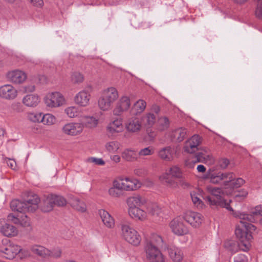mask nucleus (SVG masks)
<instances>
[{
	"instance_id": "f257e3e1",
	"label": "nucleus",
	"mask_w": 262,
	"mask_h": 262,
	"mask_svg": "<svg viewBox=\"0 0 262 262\" xmlns=\"http://www.w3.org/2000/svg\"><path fill=\"white\" fill-rule=\"evenodd\" d=\"M235 234L238 241L227 240L224 243V247L232 253H235L238 250L248 251L250 247V241L252 238V235L244 232L239 226L236 228Z\"/></svg>"
},
{
	"instance_id": "f03ea898",
	"label": "nucleus",
	"mask_w": 262,
	"mask_h": 262,
	"mask_svg": "<svg viewBox=\"0 0 262 262\" xmlns=\"http://www.w3.org/2000/svg\"><path fill=\"white\" fill-rule=\"evenodd\" d=\"M40 202V198L37 194L30 193L23 201L18 200L12 201L10 207L12 210L21 213L33 212L38 208Z\"/></svg>"
},
{
	"instance_id": "7ed1b4c3",
	"label": "nucleus",
	"mask_w": 262,
	"mask_h": 262,
	"mask_svg": "<svg viewBox=\"0 0 262 262\" xmlns=\"http://www.w3.org/2000/svg\"><path fill=\"white\" fill-rule=\"evenodd\" d=\"M207 189L210 195L206 196L204 199L210 205L219 206L225 208L229 211H233L230 206L231 201L227 202L223 198L224 193L221 188L208 186Z\"/></svg>"
},
{
	"instance_id": "20e7f679",
	"label": "nucleus",
	"mask_w": 262,
	"mask_h": 262,
	"mask_svg": "<svg viewBox=\"0 0 262 262\" xmlns=\"http://www.w3.org/2000/svg\"><path fill=\"white\" fill-rule=\"evenodd\" d=\"M118 92L115 88L110 87L104 90L98 100L99 107L104 111L111 110L113 104L118 99Z\"/></svg>"
},
{
	"instance_id": "39448f33",
	"label": "nucleus",
	"mask_w": 262,
	"mask_h": 262,
	"mask_svg": "<svg viewBox=\"0 0 262 262\" xmlns=\"http://www.w3.org/2000/svg\"><path fill=\"white\" fill-rule=\"evenodd\" d=\"M121 230L126 241L134 246H138L140 243L141 236L136 230L126 224H122Z\"/></svg>"
},
{
	"instance_id": "423d86ee",
	"label": "nucleus",
	"mask_w": 262,
	"mask_h": 262,
	"mask_svg": "<svg viewBox=\"0 0 262 262\" xmlns=\"http://www.w3.org/2000/svg\"><path fill=\"white\" fill-rule=\"evenodd\" d=\"M115 186L122 190L132 191L139 188L140 184L136 179L125 178L115 180Z\"/></svg>"
},
{
	"instance_id": "0eeeda50",
	"label": "nucleus",
	"mask_w": 262,
	"mask_h": 262,
	"mask_svg": "<svg viewBox=\"0 0 262 262\" xmlns=\"http://www.w3.org/2000/svg\"><path fill=\"white\" fill-rule=\"evenodd\" d=\"M145 250L146 257L150 262H164V257L156 245L146 244Z\"/></svg>"
},
{
	"instance_id": "6e6552de",
	"label": "nucleus",
	"mask_w": 262,
	"mask_h": 262,
	"mask_svg": "<svg viewBox=\"0 0 262 262\" xmlns=\"http://www.w3.org/2000/svg\"><path fill=\"white\" fill-rule=\"evenodd\" d=\"M201 142V137L198 135H194L185 142L183 150L187 153L193 154L199 150Z\"/></svg>"
},
{
	"instance_id": "1a4fd4ad",
	"label": "nucleus",
	"mask_w": 262,
	"mask_h": 262,
	"mask_svg": "<svg viewBox=\"0 0 262 262\" xmlns=\"http://www.w3.org/2000/svg\"><path fill=\"white\" fill-rule=\"evenodd\" d=\"M20 251V247L19 246L10 243L0 249L2 256L8 259L14 258Z\"/></svg>"
},
{
	"instance_id": "9d476101",
	"label": "nucleus",
	"mask_w": 262,
	"mask_h": 262,
	"mask_svg": "<svg viewBox=\"0 0 262 262\" xmlns=\"http://www.w3.org/2000/svg\"><path fill=\"white\" fill-rule=\"evenodd\" d=\"M183 219L192 227H199L203 221V216L200 213L188 211L183 215Z\"/></svg>"
},
{
	"instance_id": "9b49d317",
	"label": "nucleus",
	"mask_w": 262,
	"mask_h": 262,
	"mask_svg": "<svg viewBox=\"0 0 262 262\" xmlns=\"http://www.w3.org/2000/svg\"><path fill=\"white\" fill-rule=\"evenodd\" d=\"M64 98L59 92L48 94L45 99L46 105L51 107L59 106L63 104Z\"/></svg>"
},
{
	"instance_id": "f8f14e48",
	"label": "nucleus",
	"mask_w": 262,
	"mask_h": 262,
	"mask_svg": "<svg viewBox=\"0 0 262 262\" xmlns=\"http://www.w3.org/2000/svg\"><path fill=\"white\" fill-rule=\"evenodd\" d=\"M189 135L187 128L181 127L172 130L169 133V137L172 142L180 143L184 140Z\"/></svg>"
},
{
	"instance_id": "ddd939ff",
	"label": "nucleus",
	"mask_w": 262,
	"mask_h": 262,
	"mask_svg": "<svg viewBox=\"0 0 262 262\" xmlns=\"http://www.w3.org/2000/svg\"><path fill=\"white\" fill-rule=\"evenodd\" d=\"M130 105L129 98L127 96L121 97L113 110V114L115 116H120L124 112L128 110Z\"/></svg>"
},
{
	"instance_id": "4468645a",
	"label": "nucleus",
	"mask_w": 262,
	"mask_h": 262,
	"mask_svg": "<svg viewBox=\"0 0 262 262\" xmlns=\"http://www.w3.org/2000/svg\"><path fill=\"white\" fill-rule=\"evenodd\" d=\"M83 129V126L79 123H69L62 128V132L68 135L76 136L80 134Z\"/></svg>"
},
{
	"instance_id": "2eb2a0df",
	"label": "nucleus",
	"mask_w": 262,
	"mask_h": 262,
	"mask_svg": "<svg viewBox=\"0 0 262 262\" xmlns=\"http://www.w3.org/2000/svg\"><path fill=\"white\" fill-rule=\"evenodd\" d=\"M17 91L10 84H5L0 87V97L7 100L15 99Z\"/></svg>"
},
{
	"instance_id": "dca6fc26",
	"label": "nucleus",
	"mask_w": 262,
	"mask_h": 262,
	"mask_svg": "<svg viewBox=\"0 0 262 262\" xmlns=\"http://www.w3.org/2000/svg\"><path fill=\"white\" fill-rule=\"evenodd\" d=\"M172 231L178 235H182L188 233L187 228L179 219H174L169 224Z\"/></svg>"
},
{
	"instance_id": "f3484780",
	"label": "nucleus",
	"mask_w": 262,
	"mask_h": 262,
	"mask_svg": "<svg viewBox=\"0 0 262 262\" xmlns=\"http://www.w3.org/2000/svg\"><path fill=\"white\" fill-rule=\"evenodd\" d=\"M8 79L13 83L19 84L27 78L26 74L22 71L15 70L10 71L7 74Z\"/></svg>"
},
{
	"instance_id": "a211bd4d",
	"label": "nucleus",
	"mask_w": 262,
	"mask_h": 262,
	"mask_svg": "<svg viewBox=\"0 0 262 262\" xmlns=\"http://www.w3.org/2000/svg\"><path fill=\"white\" fill-rule=\"evenodd\" d=\"M0 231L7 237L15 236L18 233V230L15 227L6 223L3 220H0Z\"/></svg>"
},
{
	"instance_id": "6ab92c4d",
	"label": "nucleus",
	"mask_w": 262,
	"mask_h": 262,
	"mask_svg": "<svg viewBox=\"0 0 262 262\" xmlns=\"http://www.w3.org/2000/svg\"><path fill=\"white\" fill-rule=\"evenodd\" d=\"M90 98L91 95L90 93L85 90H82L76 95L74 97V101L77 105L84 107L89 104Z\"/></svg>"
},
{
	"instance_id": "aec40b11",
	"label": "nucleus",
	"mask_w": 262,
	"mask_h": 262,
	"mask_svg": "<svg viewBox=\"0 0 262 262\" xmlns=\"http://www.w3.org/2000/svg\"><path fill=\"white\" fill-rule=\"evenodd\" d=\"M125 128L129 133H138L141 128V121L138 118H132L126 123Z\"/></svg>"
},
{
	"instance_id": "412c9836",
	"label": "nucleus",
	"mask_w": 262,
	"mask_h": 262,
	"mask_svg": "<svg viewBox=\"0 0 262 262\" xmlns=\"http://www.w3.org/2000/svg\"><path fill=\"white\" fill-rule=\"evenodd\" d=\"M258 215H262V205L256 206L251 214H241L239 219H246L249 222H255L257 220Z\"/></svg>"
},
{
	"instance_id": "4be33fe9",
	"label": "nucleus",
	"mask_w": 262,
	"mask_h": 262,
	"mask_svg": "<svg viewBox=\"0 0 262 262\" xmlns=\"http://www.w3.org/2000/svg\"><path fill=\"white\" fill-rule=\"evenodd\" d=\"M174 148L171 146H168L162 148L159 151V156L162 159L167 161H170L173 158L174 154Z\"/></svg>"
},
{
	"instance_id": "5701e85b",
	"label": "nucleus",
	"mask_w": 262,
	"mask_h": 262,
	"mask_svg": "<svg viewBox=\"0 0 262 262\" xmlns=\"http://www.w3.org/2000/svg\"><path fill=\"white\" fill-rule=\"evenodd\" d=\"M40 102L39 96L35 94L25 96L22 100L23 103L28 107H36Z\"/></svg>"
},
{
	"instance_id": "b1692460",
	"label": "nucleus",
	"mask_w": 262,
	"mask_h": 262,
	"mask_svg": "<svg viewBox=\"0 0 262 262\" xmlns=\"http://www.w3.org/2000/svg\"><path fill=\"white\" fill-rule=\"evenodd\" d=\"M30 251L34 254L42 258L49 257V250L39 245H34L30 247Z\"/></svg>"
},
{
	"instance_id": "393cba45",
	"label": "nucleus",
	"mask_w": 262,
	"mask_h": 262,
	"mask_svg": "<svg viewBox=\"0 0 262 262\" xmlns=\"http://www.w3.org/2000/svg\"><path fill=\"white\" fill-rule=\"evenodd\" d=\"M99 214L102 222L105 226L110 228L114 226V220L107 211L103 209H101L99 211Z\"/></svg>"
},
{
	"instance_id": "a878e982",
	"label": "nucleus",
	"mask_w": 262,
	"mask_h": 262,
	"mask_svg": "<svg viewBox=\"0 0 262 262\" xmlns=\"http://www.w3.org/2000/svg\"><path fill=\"white\" fill-rule=\"evenodd\" d=\"M122 129V121L119 119H117L110 123L106 127L108 133L111 135L119 133Z\"/></svg>"
},
{
	"instance_id": "bb28decb",
	"label": "nucleus",
	"mask_w": 262,
	"mask_h": 262,
	"mask_svg": "<svg viewBox=\"0 0 262 262\" xmlns=\"http://www.w3.org/2000/svg\"><path fill=\"white\" fill-rule=\"evenodd\" d=\"M168 252L170 257L174 262H180L182 260L183 254L179 248L175 246H170L168 248Z\"/></svg>"
},
{
	"instance_id": "cd10ccee",
	"label": "nucleus",
	"mask_w": 262,
	"mask_h": 262,
	"mask_svg": "<svg viewBox=\"0 0 262 262\" xmlns=\"http://www.w3.org/2000/svg\"><path fill=\"white\" fill-rule=\"evenodd\" d=\"M173 177L167 171L160 176V181L164 185L171 188H176L178 186L177 183L173 179Z\"/></svg>"
},
{
	"instance_id": "c85d7f7f",
	"label": "nucleus",
	"mask_w": 262,
	"mask_h": 262,
	"mask_svg": "<svg viewBox=\"0 0 262 262\" xmlns=\"http://www.w3.org/2000/svg\"><path fill=\"white\" fill-rule=\"evenodd\" d=\"M128 213L132 217L140 220H144L146 217V212L138 207L129 208Z\"/></svg>"
},
{
	"instance_id": "c756f323",
	"label": "nucleus",
	"mask_w": 262,
	"mask_h": 262,
	"mask_svg": "<svg viewBox=\"0 0 262 262\" xmlns=\"http://www.w3.org/2000/svg\"><path fill=\"white\" fill-rule=\"evenodd\" d=\"M145 202V199L140 195L131 196L128 198L127 200V204L129 207V208L140 206Z\"/></svg>"
},
{
	"instance_id": "7c9ffc66",
	"label": "nucleus",
	"mask_w": 262,
	"mask_h": 262,
	"mask_svg": "<svg viewBox=\"0 0 262 262\" xmlns=\"http://www.w3.org/2000/svg\"><path fill=\"white\" fill-rule=\"evenodd\" d=\"M69 203L72 207L79 211L83 212L86 211V205L77 198H71L69 200Z\"/></svg>"
},
{
	"instance_id": "2f4dec72",
	"label": "nucleus",
	"mask_w": 262,
	"mask_h": 262,
	"mask_svg": "<svg viewBox=\"0 0 262 262\" xmlns=\"http://www.w3.org/2000/svg\"><path fill=\"white\" fill-rule=\"evenodd\" d=\"M83 127L93 128L96 127L98 124V120L93 116H84L82 118V123Z\"/></svg>"
},
{
	"instance_id": "473e14b6",
	"label": "nucleus",
	"mask_w": 262,
	"mask_h": 262,
	"mask_svg": "<svg viewBox=\"0 0 262 262\" xmlns=\"http://www.w3.org/2000/svg\"><path fill=\"white\" fill-rule=\"evenodd\" d=\"M138 154L131 149H125L121 154L122 158L127 161H134L137 159Z\"/></svg>"
},
{
	"instance_id": "72a5a7b5",
	"label": "nucleus",
	"mask_w": 262,
	"mask_h": 262,
	"mask_svg": "<svg viewBox=\"0 0 262 262\" xmlns=\"http://www.w3.org/2000/svg\"><path fill=\"white\" fill-rule=\"evenodd\" d=\"M53 201L51 199V195H48L45 199L40 205V209L43 212H49L51 211L54 207Z\"/></svg>"
},
{
	"instance_id": "f704fd0d",
	"label": "nucleus",
	"mask_w": 262,
	"mask_h": 262,
	"mask_svg": "<svg viewBox=\"0 0 262 262\" xmlns=\"http://www.w3.org/2000/svg\"><path fill=\"white\" fill-rule=\"evenodd\" d=\"M146 106V102L142 99H140L134 104L132 111L134 114L137 115L142 113L145 110Z\"/></svg>"
},
{
	"instance_id": "c9c22d12",
	"label": "nucleus",
	"mask_w": 262,
	"mask_h": 262,
	"mask_svg": "<svg viewBox=\"0 0 262 262\" xmlns=\"http://www.w3.org/2000/svg\"><path fill=\"white\" fill-rule=\"evenodd\" d=\"M240 223H241V226L240 225H238L241 229L242 227H244L245 229H242L244 232H247L248 234H250L251 235V233L252 231H255L256 227L251 224V223L248 222H249L247 220H243L241 219Z\"/></svg>"
},
{
	"instance_id": "e433bc0d",
	"label": "nucleus",
	"mask_w": 262,
	"mask_h": 262,
	"mask_svg": "<svg viewBox=\"0 0 262 262\" xmlns=\"http://www.w3.org/2000/svg\"><path fill=\"white\" fill-rule=\"evenodd\" d=\"M209 158V155L207 149L201 150V151L197 152L195 156V162H205Z\"/></svg>"
},
{
	"instance_id": "4c0bfd02",
	"label": "nucleus",
	"mask_w": 262,
	"mask_h": 262,
	"mask_svg": "<svg viewBox=\"0 0 262 262\" xmlns=\"http://www.w3.org/2000/svg\"><path fill=\"white\" fill-rule=\"evenodd\" d=\"M222 181H223V185L227 188H228L230 182L234 179V173L232 172H221Z\"/></svg>"
},
{
	"instance_id": "58836bf2",
	"label": "nucleus",
	"mask_w": 262,
	"mask_h": 262,
	"mask_svg": "<svg viewBox=\"0 0 262 262\" xmlns=\"http://www.w3.org/2000/svg\"><path fill=\"white\" fill-rule=\"evenodd\" d=\"M146 244H151L156 245L157 248L162 247L164 245L163 241L161 236L157 234H152L149 241Z\"/></svg>"
},
{
	"instance_id": "ea45409f",
	"label": "nucleus",
	"mask_w": 262,
	"mask_h": 262,
	"mask_svg": "<svg viewBox=\"0 0 262 262\" xmlns=\"http://www.w3.org/2000/svg\"><path fill=\"white\" fill-rule=\"evenodd\" d=\"M146 210L148 213L151 215H158L161 212V209L155 203H149L146 207Z\"/></svg>"
},
{
	"instance_id": "a19ab883",
	"label": "nucleus",
	"mask_w": 262,
	"mask_h": 262,
	"mask_svg": "<svg viewBox=\"0 0 262 262\" xmlns=\"http://www.w3.org/2000/svg\"><path fill=\"white\" fill-rule=\"evenodd\" d=\"M105 147L107 151L115 153L119 148L120 144L116 141H110L106 143Z\"/></svg>"
},
{
	"instance_id": "79ce46f5",
	"label": "nucleus",
	"mask_w": 262,
	"mask_h": 262,
	"mask_svg": "<svg viewBox=\"0 0 262 262\" xmlns=\"http://www.w3.org/2000/svg\"><path fill=\"white\" fill-rule=\"evenodd\" d=\"M56 122L55 117L52 114H47L43 115L42 114V116L41 118V122L43 123L45 125H52L54 124Z\"/></svg>"
},
{
	"instance_id": "37998d69",
	"label": "nucleus",
	"mask_w": 262,
	"mask_h": 262,
	"mask_svg": "<svg viewBox=\"0 0 262 262\" xmlns=\"http://www.w3.org/2000/svg\"><path fill=\"white\" fill-rule=\"evenodd\" d=\"M158 128L160 130H164L168 128L169 121L166 117H161L158 120Z\"/></svg>"
},
{
	"instance_id": "c03bdc74",
	"label": "nucleus",
	"mask_w": 262,
	"mask_h": 262,
	"mask_svg": "<svg viewBox=\"0 0 262 262\" xmlns=\"http://www.w3.org/2000/svg\"><path fill=\"white\" fill-rule=\"evenodd\" d=\"M64 112L70 118L76 117L80 114L78 108L76 106L68 107L65 109Z\"/></svg>"
},
{
	"instance_id": "a18cd8bd",
	"label": "nucleus",
	"mask_w": 262,
	"mask_h": 262,
	"mask_svg": "<svg viewBox=\"0 0 262 262\" xmlns=\"http://www.w3.org/2000/svg\"><path fill=\"white\" fill-rule=\"evenodd\" d=\"M51 199L53 201L54 206L56 205L58 206H63L66 205L67 201L63 197L53 194H51Z\"/></svg>"
},
{
	"instance_id": "49530a36",
	"label": "nucleus",
	"mask_w": 262,
	"mask_h": 262,
	"mask_svg": "<svg viewBox=\"0 0 262 262\" xmlns=\"http://www.w3.org/2000/svg\"><path fill=\"white\" fill-rule=\"evenodd\" d=\"M245 183V181L242 178H238L237 179H235V175L234 176V179L230 182L229 186H228V188H238L244 185Z\"/></svg>"
},
{
	"instance_id": "de8ad7c7",
	"label": "nucleus",
	"mask_w": 262,
	"mask_h": 262,
	"mask_svg": "<svg viewBox=\"0 0 262 262\" xmlns=\"http://www.w3.org/2000/svg\"><path fill=\"white\" fill-rule=\"evenodd\" d=\"M167 172L174 178H182V172L180 168L177 166L171 167Z\"/></svg>"
},
{
	"instance_id": "09e8293b",
	"label": "nucleus",
	"mask_w": 262,
	"mask_h": 262,
	"mask_svg": "<svg viewBox=\"0 0 262 262\" xmlns=\"http://www.w3.org/2000/svg\"><path fill=\"white\" fill-rule=\"evenodd\" d=\"M42 114L40 113H31L28 114V118L34 122H41Z\"/></svg>"
},
{
	"instance_id": "8fccbe9b",
	"label": "nucleus",
	"mask_w": 262,
	"mask_h": 262,
	"mask_svg": "<svg viewBox=\"0 0 262 262\" xmlns=\"http://www.w3.org/2000/svg\"><path fill=\"white\" fill-rule=\"evenodd\" d=\"M115 186V180L113 182V187L108 190L109 194L113 197H119L121 195V191Z\"/></svg>"
},
{
	"instance_id": "3c124183",
	"label": "nucleus",
	"mask_w": 262,
	"mask_h": 262,
	"mask_svg": "<svg viewBox=\"0 0 262 262\" xmlns=\"http://www.w3.org/2000/svg\"><path fill=\"white\" fill-rule=\"evenodd\" d=\"M71 80L74 83H79L83 81V76L80 73L75 72L72 74Z\"/></svg>"
},
{
	"instance_id": "603ef678",
	"label": "nucleus",
	"mask_w": 262,
	"mask_h": 262,
	"mask_svg": "<svg viewBox=\"0 0 262 262\" xmlns=\"http://www.w3.org/2000/svg\"><path fill=\"white\" fill-rule=\"evenodd\" d=\"M210 182L213 184H219L220 182L222 181V177L221 176V172L217 173L210 174L209 176Z\"/></svg>"
},
{
	"instance_id": "864d4df0",
	"label": "nucleus",
	"mask_w": 262,
	"mask_h": 262,
	"mask_svg": "<svg viewBox=\"0 0 262 262\" xmlns=\"http://www.w3.org/2000/svg\"><path fill=\"white\" fill-rule=\"evenodd\" d=\"M190 195L193 204L196 205L197 207H202L203 202L198 196V194L196 193L193 192L190 193Z\"/></svg>"
},
{
	"instance_id": "5fc2aeb1",
	"label": "nucleus",
	"mask_w": 262,
	"mask_h": 262,
	"mask_svg": "<svg viewBox=\"0 0 262 262\" xmlns=\"http://www.w3.org/2000/svg\"><path fill=\"white\" fill-rule=\"evenodd\" d=\"M49 257L59 258L61 256L62 250L59 248H56L53 249L52 251L49 250Z\"/></svg>"
},
{
	"instance_id": "6e6d98bb",
	"label": "nucleus",
	"mask_w": 262,
	"mask_h": 262,
	"mask_svg": "<svg viewBox=\"0 0 262 262\" xmlns=\"http://www.w3.org/2000/svg\"><path fill=\"white\" fill-rule=\"evenodd\" d=\"M218 166L222 169H225L230 164V161L225 158H222L218 160Z\"/></svg>"
},
{
	"instance_id": "4d7b16f0",
	"label": "nucleus",
	"mask_w": 262,
	"mask_h": 262,
	"mask_svg": "<svg viewBox=\"0 0 262 262\" xmlns=\"http://www.w3.org/2000/svg\"><path fill=\"white\" fill-rule=\"evenodd\" d=\"M12 112L15 113H20L23 111V106L19 102H14L11 105Z\"/></svg>"
},
{
	"instance_id": "13d9d810",
	"label": "nucleus",
	"mask_w": 262,
	"mask_h": 262,
	"mask_svg": "<svg viewBox=\"0 0 262 262\" xmlns=\"http://www.w3.org/2000/svg\"><path fill=\"white\" fill-rule=\"evenodd\" d=\"M154 153V150L152 147H148L141 149L138 155L140 156H145L151 155Z\"/></svg>"
},
{
	"instance_id": "bf43d9fd",
	"label": "nucleus",
	"mask_w": 262,
	"mask_h": 262,
	"mask_svg": "<svg viewBox=\"0 0 262 262\" xmlns=\"http://www.w3.org/2000/svg\"><path fill=\"white\" fill-rule=\"evenodd\" d=\"M21 226L24 227H29L30 225V222L29 218L27 215H22L19 219V224Z\"/></svg>"
},
{
	"instance_id": "052dcab7",
	"label": "nucleus",
	"mask_w": 262,
	"mask_h": 262,
	"mask_svg": "<svg viewBox=\"0 0 262 262\" xmlns=\"http://www.w3.org/2000/svg\"><path fill=\"white\" fill-rule=\"evenodd\" d=\"M145 118L149 126L152 125L156 121V116L154 114L150 113L146 115Z\"/></svg>"
},
{
	"instance_id": "680f3d73",
	"label": "nucleus",
	"mask_w": 262,
	"mask_h": 262,
	"mask_svg": "<svg viewBox=\"0 0 262 262\" xmlns=\"http://www.w3.org/2000/svg\"><path fill=\"white\" fill-rule=\"evenodd\" d=\"M88 161L89 162L94 163L96 165H104L105 164V162L101 158H90L88 159Z\"/></svg>"
},
{
	"instance_id": "e2e57ef3",
	"label": "nucleus",
	"mask_w": 262,
	"mask_h": 262,
	"mask_svg": "<svg viewBox=\"0 0 262 262\" xmlns=\"http://www.w3.org/2000/svg\"><path fill=\"white\" fill-rule=\"evenodd\" d=\"M247 195L248 192L244 189H242L235 195V198L237 200H242L244 199L247 196Z\"/></svg>"
},
{
	"instance_id": "0e129e2a",
	"label": "nucleus",
	"mask_w": 262,
	"mask_h": 262,
	"mask_svg": "<svg viewBox=\"0 0 262 262\" xmlns=\"http://www.w3.org/2000/svg\"><path fill=\"white\" fill-rule=\"evenodd\" d=\"M257 7L255 11V14L259 18H262V1H258Z\"/></svg>"
},
{
	"instance_id": "69168bd1",
	"label": "nucleus",
	"mask_w": 262,
	"mask_h": 262,
	"mask_svg": "<svg viewBox=\"0 0 262 262\" xmlns=\"http://www.w3.org/2000/svg\"><path fill=\"white\" fill-rule=\"evenodd\" d=\"M19 256L21 258H25L30 257L31 255L30 251L28 249H23L20 248V251L19 252Z\"/></svg>"
},
{
	"instance_id": "338daca9",
	"label": "nucleus",
	"mask_w": 262,
	"mask_h": 262,
	"mask_svg": "<svg viewBox=\"0 0 262 262\" xmlns=\"http://www.w3.org/2000/svg\"><path fill=\"white\" fill-rule=\"evenodd\" d=\"M234 262H248V259L244 254H238L234 257Z\"/></svg>"
},
{
	"instance_id": "774afa93",
	"label": "nucleus",
	"mask_w": 262,
	"mask_h": 262,
	"mask_svg": "<svg viewBox=\"0 0 262 262\" xmlns=\"http://www.w3.org/2000/svg\"><path fill=\"white\" fill-rule=\"evenodd\" d=\"M6 162L7 165L12 169H15L16 167V162L12 159L7 158L6 160Z\"/></svg>"
}]
</instances>
